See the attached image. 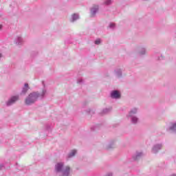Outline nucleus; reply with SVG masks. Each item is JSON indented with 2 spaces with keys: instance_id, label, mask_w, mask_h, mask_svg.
Listing matches in <instances>:
<instances>
[{
  "instance_id": "f257e3e1",
  "label": "nucleus",
  "mask_w": 176,
  "mask_h": 176,
  "mask_svg": "<svg viewBox=\"0 0 176 176\" xmlns=\"http://www.w3.org/2000/svg\"><path fill=\"white\" fill-rule=\"evenodd\" d=\"M46 89H43L41 93L39 92H32L30 93L25 100V104L26 105H32V104H35L36 101H38V98H45V96H46Z\"/></svg>"
},
{
  "instance_id": "f03ea898",
  "label": "nucleus",
  "mask_w": 176,
  "mask_h": 176,
  "mask_svg": "<svg viewBox=\"0 0 176 176\" xmlns=\"http://www.w3.org/2000/svg\"><path fill=\"white\" fill-rule=\"evenodd\" d=\"M56 173H61L60 176H69L71 168L69 166H64V163L58 162L55 165Z\"/></svg>"
},
{
  "instance_id": "7ed1b4c3",
  "label": "nucleus",
  "mask_w": 176,
  "mask_h": 176,
  "mask_svg": "<svg viewBox=\"0 0 176 176\" xmlns=\"http://www.w3.org/2000/svg\"><path fill=\"white\" fill-rule=\"evenodd\" d=\"M20 97L19 96H12L6 102V106L10 107L13 105V104H16V101H19Z\"/></svg>"
},
{
  "instance_id": "20e7f679",
  "label": "nucleus",
  "mask_w": 176,
  "mask_h": 176,
  "mask_svg": "<svg viewBox=\"0 0 176 176\" xmlns=\"http://www.w3.org/2000/svg\"><path fill=\"white\" fill-rule=\"evenodd\" d=\"M100 9V7L98 5H94L90 8V13H91V17H96V14H97V12H98Z\"/></svg>"
},
{
  "instance_id": "39448f33",
  "label": "nucleus",
  "mask_w": 176,
  "mask_h": 176,
  "mask_svg": "<svg viewBox=\"0 0 176 176\" xmlns=\"http://www.w3.org/2000/svg\"><path fill=\"white\" fill-rule=\"evenodd\" d=\"M128 119H130L131 123L133 124H137L140 122V118L137 116H127Z\"/></svg>"
},
{
  "instance_id": "423d86ee",
  "label": "nucleus",
  "mask_w": 176,
  "mask_h": 176,
  "mask_svg": "<svg viewBox=\"0 0 176 176\" xmlns=\"http://www.w3.org/2000/svg\"><path fill=\"white\" fill-rule=\"evenodd\" d=\"M111 97L115 100H119L120 98V93L117 90L112 91L111 92Z\"/></svg>"
},
{
  "instance_id": "0eeeda50",
  "label": "nucleus",
  "mask_w": 176,
  "mask_h": 176,
  "mask_svg": "<svg viewBox=\"0 0 176 176\" xmlns=\"http://www.w3.org/2000/svg\"><path fill=\"white\" fill-rule=\"evenodd\" d=\"M162 148H163V145L162 144L154 145L152 148L153 153H157Z\"/></svg>"
},
{
  "instance_id": "6e6552de",
  "label": "nucleus",
  "mask_w": 176,
  "mask_h": 176,
  "mask_svg": "<svg viewBox=\"0 0 176 176\" xmlns=\"http://www.w3.org/2000/svg\"><path fill=\"white\" fill-rule=\"evenodd\" d=\"M138 113V109L137 107H133L130 110L127 116H135Z\"/></svg>"
},
{
  "instance_id": "1a4fd4ad",
  "label": "nucleus",
  "mask_w": 176,
  "mask_h": 176,
  "mask_svg": "<svg viewBox=\"0 0 176 176\" xmlns=\"http://www.w3.org/2000/svg\"><path fill=\"white\" fill-rule=\"evenodd\" d=\"M28 90H30V86L28 85V83H25L24 87L22 88L21 94L25 96V94H27V91H28Z\"/></svg>"
},
{
  "instance_id": "9d476101",
  "label": "nucleus",
  "mask_w": 176,
  "mask_h": 176,
  "mask_svg": "<svg viewBox=\"0 0 176 176\" xmlns=\"http://www.w3.org/2000/svg\"><path fill=\"white\" fill-rule=\"evenodd\" d=\"M144 156V154L142 152H136V153L133 156V160H138Z\"/></svg>"
},
{
  "instance_id": "9b49d317",
  "label": "nucleus",
  "mask_w": 176,
  "mask_h": 176,
  "mask_svg": "<svg viewBox=\"0 0 176 176\" xmlns=\"http://www.w3.org/2000/svg\"><path fill=\"white\" fill-rule=\"evenodd\" d=\"M14 43L16 45H21L23 43V38L20 36H17L14 40Z\"/></svg>"
},
{
  "instance_id": "f8f14e48",
  "label": "nucleus",
  "mask_w": 176,
  "mask_h": 176,
  "mask_svg": "<svg viewBox=\"0 0 176 176\" xmlns=\"http://www.w3.org/2000/svg\"><path fill=\"white\" fill-rule=\"evenodd\" d=\"M146 54V48L142 47L139 51V56H145Z\"/></svg>"
},
{
  "instance_id": "ddd939ff",
  "label": "nucleus",
  "mask_w": 176,
  "mask_h": 176,
  "mask_svg": "<svg viewBox=\"0 0 176 176\" xmlns=\"http://www.w3.org/2000/svg\"><path fill=\"white\" fill-rule=\"evenodd\" d=\"M78 19H79V14H74L72 16V22L74 23V21H76V20H78Z\"/></svg>"
},
{
  "instance_id": "4468645a",
  "label": "nucleus",
  "mask_w": 176,
  "mask_h": 176,
  "mask_svg": "<svg viewBox=\"0 0 176 176\" xmlns=\"http://www.w3.org/2000/svg\"><path fill=\"white\" fill-rule=\"evenodd\" d=\"M76 155V150H72L67 155V157L70 159V157H74Z\"/></svg>"
},
{
  "instance_id": "2eb2a0df",
  "label": "nucleus",
  "mask_w": 176,
  "mask_h": 176,
  "mask_svg": "<svg viewBox=\"0 0 176 176\" xmlns=\"http://www.w3.org/2000/svg\"><path fill=\"white\" fill-rule=\"evenodd\" d=\"M115 72H116V76H118V78H120V76H122V69H116L115 70Z\"/></svg>"
},
{
  "instance_id": "dca6fc26",
  "label": "nucleus",
  "mask_w": 176,
  "mask_h": 176,
  "mask_svg": "<svg viewBox=\"0 0 176 176\" xmlns=\"http://www.w3.org/2000/svg\"><path fill=\"white\" fill-rule=\"evenodd\" d=\"M170 130H171L173 133H176V122L172 124L170 127Z\"/></svg>"
},
{
  "instance_id": "f3484780",
  "label": "nucleus",
  "mask_w": 176,
  "mask_h": 176,
  "mask_svg": "<svg viewBox=\"0 0 176 176\" xmlns=\"http://www.w3.org/2000/svg\"><path fill=\"white\" fill-rule=\"evenodd\" d=\"M111 109H112L111 108L103 109L102 111V115H105V113H109Z\"/></svg>"
},
{
  "instance_id": "a211bd4d",
  "label": "nucleus",
  "mask_w": 176,
  "mask_h": 176,
  "mask_svg": "<svg viewBox=\"0 0 176 176\" xmlns=\"http://www.w3.org/2000/svg\"><path fill=\"white\" fill-rule=\"evenodd\" d=\"M111 4H112V0H105L104 2V5H106V6H108Z\"/></svg>"
},
{
  "instance_id": "6ab92c4d",
  "label": "nucleus",
  "mask_w": 176,
  "mask_h": 176,
  "mask_svg": "<svg viewBox=\"0 0 176 176\" xmlns=\"http://www.w3.org/2000/svg\"><path fill=\"white\" fill-rule=\"evenodd\" d=\"M115 145L113 144V143L112 144H109L107 146V149H112V148H114Z\"/></svg>"
},
{
  "instance_id": "aec40b11",
  "label": "nucleus",
  "mask_w": 176,
  "mask_h": 176,
  "mask_svg": "<svg viewBox=\"0 0 176 176\" xmlns=\"http://www.w3.org/2000/svg\"><path fill=\"white\" fill-rule=\"evenodd\" d=\"M101 43V39L98 38L95 41V45H100Z\"/></svg>"
},
{
  "instance_id": "412c9836",
  "label": "nucleus",
  "mask_w": 176,
  "mask_h": 176,
  "mask_svg": "<svg viewBox=\"0 0 176 176\" xmlns=\"http://www.w3.org/2000/svg\"><path fill=\"white\" fill-rule=\"evenodd\" d=\"M109 28L114 29L115 28V23H110Z\"/></svg>"
},
{
  "instance_id": "4be33fe9",
  "label": "nucleus",
  "mask_w": 176,
  "mask_h": 176,
  "mask_svg": "<svg viewBox=\"0 0 176 176\" xmlns=\"http://www.w3.org/2000/svg\"><path fill=\"white\" fill-rule=\"evenodd\" d=\"M83 82V80H82V79H78V80H77V83H82Z\"/></svg>"
},
{
  "instance_id": "5701e85b",
  "label": "nucleus",
  "mask_w": 176,
  "mask_h": 176,
  "mask_svg": "<svg viewBox=\"0 0 176 176\" xmlns=\"http://www.w3.org/2000/svg\"><path fill=\"white\" fill-rule=\"evenodd\" d=\"M3 168H5V166H3V164H0V170Z\"/></svg>"
},
{
  "instance_id": "b1692460",
  "label": "nucleus",
  "mask_w": 176,
  "mask_h": 176,
  "mask_svg": "<svg viewBox=\"0 0 176 176\" xmlns=\"http://www.w3.org/2000/svg\"><path fill=\"white\" fill-rule=\"evenodd\" d=\"M158 60H163V56H161V57L159 58Z\"/></svg>"
},
{
  "instance_id": "393cba45",
  "label": "nucleus",
  "mask_w": 176,
  "mask_h": 176,
  "mask_svg": "<svg viewBox=\"0 0 176 176\" xmlns=\"http://www.w3.org/2000/svg\"><path fill=\"white\" fill-rule=\"evenodd\" d=\"M0 58H2V54H0Z\"/></svg>"
},
{
  "instance_id": "a878e982",
  "label": "nucleus",
  "mask_w": 176,
  "mask_h": 176,
  "mask_svg": "<svg viewBox=\"0 0 176 176\" xmlns=\"http://www.w3.org/2000/svg\"><path fill=\"white\" fill-rule=\"evenodd\" d=\"M2 28V25H0V30Z\"/></svg>"
},
{
  "instance_id": "bb28decb",
  "label": "nucleus",
  "mask_w": 176,
  "mask_h": 176,
  "mask_svg": "<svg viewBox=\"0 0 176 176\" xmlns=\"http://www.w3.org/2000/svg\"><path fill=\"white\" fill-rule=\"evenodd\" d=\"M142 1H148V0H142Z\"/></svg>"
}]
</instances>
